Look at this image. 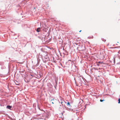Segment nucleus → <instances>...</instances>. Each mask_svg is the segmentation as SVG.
<instances>
[{"label":"nucleus","mask_w":120,"mask_h":120,"mask_svg":"<svg viewBox=\"0 0 120 120\" xmlns=\"http://www.w3.org/2000/svg\"><path fill=\"white\" fill-rule=\"evenodd\" d=\"M66 102L65 101H62L61 102V104L63 106H64L65 103H66Z\"/></svg>","instance_id":"2"},{"label":"nucleus","mask_w":120,"mask_h":120,"mask_svg":"<svg viewBox=\"0 0 120 120\" xmlns=\"http://www.w3.org/2000/svg\"><path fill=\"white\" fill-rule=\"evenodd\" d=\"M98 63H100V64H101L102 63V62H98Z\"/></svg>","instance_id":"9"},{"label":"nucleus","mask_w":120,"mask_h":120,"mask_svg":"<svg viewBox=\"0 0 120 120\" xmlns=\"http://www.w3.org/2000/svg\"><path fill=\"white\" fill-rule=\"evenodd\" d=\"M81 31V30H80L79 31V32H80Z\"/></svg>","instance_id":"11"},{"label":"nucleus","mask_w":120,"mask_h":120,"mask_svg":"<svg viewBox=\"0 0 120 120\" xmlns=\"http://www.w3.org/2000/svg\"><path fill=\"white\" fill-rule=\"evenodd\" d=\"M118 103H120V98H119L118 100Z\"/></svg>","instance_id":"7"},{"label":"nucleus","mask_w":120,"mask_h":120,"mask_svg":"<svg viewBox=\"0 0 120 120\" xmlns=\"http://www.w3.org/2000/svg\"><path fill=\"white\" fill-rule=\"evenodd\" d=\"M57 101V100L55 99H53L51 100V101L52 103L53 104H56Z\"/></svg>","instance_id":"1"},{"label":"nucleus","mask_w":120,"mask_h":120,"mask_svg":"<svg viewBox=\"0 0 120 120\" xmlns=\"http://www.w3.org/2000/svg\"><path fill=\"white\" fill-rule=\"evenodd\" d=\"M104 100H101H101H100V101L101 102H102V101H104Z\"/></svg>","instance_id":"8"},{"label":"nucleus","mask_w":120,"mask_h":120,"mask_svg":"<svg viewBox=\"0 0 120 120\" xmlns=\"http://www.w3.org/2000/svg\"><path fill=\"white\" fill-rule=\"evenodd\" d=\"M100 54L101 55V56L102 58H104V55L103 54H102L101 53H100Z\"/></svg>","instance_id":"5"},{"label":"nucleus","mask_w":120,"mask_h":120,"mask_svg":"<svg viewBox=\"0 0 120 120\" xmlns=\"http://www.w3.org/2000/svg\"><path fill=\"white\" fill-rule=\"evenodd\" d=\"M12 108V107L10 105H8L7 106V108L8 109H11V108Z\"/></svg>","instance_id":"3"},{"label":"nucleus","mask_w":120,"mask_h":120,"mask_svg":"<svg viewBox=\"0 0 120 120\" xmlns=\"http://www.w3.org/2000/svg\"><path fill=\"white\" fill-rule=\"evenodd\" d=\"M67 104L68 107H70V104L69 102H67Z\"/></svg>","instance_id":"6"},{"label":"nucleus","mask_w":120,"mask_h":120,"mask_svg":"<svg viewBox=\"0 0 120 120\" xmlns=\"http://www.w3.org/2000/svg\"><path fill=\"white\" fill-rule=\"evenodd\" d=\"M40 28H38L37 30V31L38 32H39L40 31Z\"/></svg>","instance_id":"4"},{"label":"nucleus","mask_w":120,"mask_h":120,"mask_svg":"<svg viewBox=\"0 0 120 120\" xmlns=\"http://www.w3.org/2000/svg\"><path fill=\"white\" fill-rule=\"evenodd\" d=\"M114 60H115V58H114Z\"/></svg>","instance_id":"10"}]
</instances>
